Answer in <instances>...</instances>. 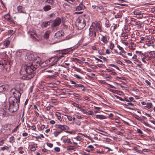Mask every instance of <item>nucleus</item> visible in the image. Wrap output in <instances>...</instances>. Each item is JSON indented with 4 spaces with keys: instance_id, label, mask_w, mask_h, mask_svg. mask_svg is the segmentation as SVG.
<instances>
[{
    "instance_id": "1",
    "label": "nucleus",
    "mask_w": 155,
    "mask_h": 155,
    "mask_svg": "<svg viewBox=\"0 0 155 155\" xmlns=\"http://www.w3.org/2000/svg\"><path fill=\"white\" fill-rule=\"evenodd\" d=\"M38 66V63L36 65H34L33 64L29 65H22L20 72V74L23 75L21 78L28 80L32 78L35 75L33 71L35 70Z\"/></svg>"
},
{
    "instance_id": "2",
    "label": "nucleus",
    "mask_w": 155,
    "mask_h": 155,
    "mask_svg": "<svg viewBox=\"0 0 155 155\" xmlns=\"http://www.w3.org/2000/svg\"><path fill=\"white\" fill-rule=\"evenodd\" d=\"M89 18L87 16L83 15L79 17L77 19L76 22V25L80 29H82L86 25V23L89 21Z\"/></svg>"
},
{
    "instance_id": "3",
    "label": "nucleus",
    "mask_w": 155,
    "mask_h": 155,
    "mask_svg": "<svg viewBox=\"0 0 155 155\" xmlns=\"http://www.w3.org/2000/svg\"><path fill=\"white\" fill-rule=\"evenodd\" d=\"M10 94L11 96L9 98V100L11 99L13 101L20 102L21 93L20 91L15 88L12 89L10 91Z\"/></svg>"
},
{
    "instance_id": "4",
    "label": "nucleus",
    "mask_w": 155,
    "mask_h": 155,
    "mask_svg": "<svg viewBox=\"0 0 155 155\" xmlns=\"http://www.w3.org/2000/svg\"><path fill=\"white\" fill-rule=\"evenodd\" d=\"M9 101V106L8 109L10 112H13L16 111L18 108V104L20 102L13 101L11 99Z\"/></svg>"
},
{
    "instance_id": "5",
    "label": "nucleus",
    "mask_w": 155,
    "mask_h": 155,
    "mask_svg": "<svg viewBox=\"0 0 155 155\" xmlns=\"http://www.w3.org/2000/svg\"><path fill=\"white\" fill-rule=\"evenodd\" d=\"M11 127L8 128V124L4 125L1 129V132L4 135H9L11 134Z\"/></svg>"
},
{
    "instance_id": "6",
    "label": "nucleus",
    "mask_w": 155,
    "mask_h": 155,
    "mask_svg": "<svg viewBox=\"0 0 155 155\" xmlns=\"http://www.w3.org/2000/svg\"><path fill=\"white\" fill-rule=\"evenodd\" d=\"M90 42H93L96 38V32L90 27L89 29V33L88 34Z\"/></svg>"
},
{
    "instance_id": "7",
    "label": "nucleus",
    "mask_w": 155,
    "mask_h": 155,
    "mask_svg": "<svg viewBox=\"0 0 155 155\" xmlns=\"http://www.w3.org/2000/svg\"><path fill=\"white\" fill-rule=\"evenodd\" d=\"M90 27L92 28H93L95 32L99 31L100 32L102 31L101 28V26L99 23H97L96 24H92V25Z\"/></svg>"
},
{
    "instance_id": "8",
    "label": "nucleus",
    "mask_w": 155,
    "mask_h": 155,
    "mask_svg": "<svg viewBox=\"0 0 155 155\" xmlns=\"http://www.w3.org/2000/svg\"><path fill=\"white\" fill-rule=\"evenodd\" d=\"M55 127L56 128L60 129L62 132L63 131L69 129V127L66 125H56Z\"/></svg>"
},
{
    "instance_id": "9",
    "label": "nucleus",
    "mask_w": 155,
    "mask_h": 155,
    "mask_svg": "<svg viewBox=\"0 0 155 155\" xmlns=\"http://www.w3.org/2000/svg\"><path fill=\"white\" fill-rule=\"evenodd\" d=\"M57 61H55L51 63L50 64L49 67H51L52 68H53L54 70L60 71V70L58 68V66L57 65Z\"/></svg>"
},
{
    "instance_id": "10",
    "label": "nucleus",
    "mask_w": 155,
    "mask_h": 155,
    "mask_svg": "<svg viewBox=\"0 0 155 155\" xmlns=\"http://www.w3.org/2000/svg\"><path fill=\"white\" fill-rule=\"evenodd\" d=\"M61 19L59 18H57L53 21L52 26L53 27L58 26L61 23Z\"/></svg>"
},
{
    "instance_id": "11",
    "label": "nucleus",
    "mask_w": 155,
    "mask_h": 155,
    "mask_svg": "<svg viewBox=\"0 0 155 155\" xmlns=\"http://www.w3.org/2000/svg\"><path fill=\"white\" fill-rule=\"evenodd\" d=\"M5 110H4L3 108H0V115L1 116H4V115H5L6 113V110H7L8 108V106L5 105Z\"/></svg>"
},
{
    "instance_id": "12",
    "label": "nucleus",
    "mask_w": 155,
    "mask_h": 155,
    "mask_svg": "<svg viewBox=\"0 0 155 155\" xmlns=\"http://www.w3.org/2000/svg\"><path fill=\"white\" fill-rule=\"evenodd\" d=\"M9 86L8 84H5L0 86V92L6 91L8 90Z\"/></svg>"
},
{
    "instance_id": "13",
    "label": "nucleus",
    "mask_w": 155,
    "mask_h": 155,
    "mask_svg": "<svg viewBox=\"0 0 155 155\" xmlns=\"http://www.w3.org/2000/svg\"><path fill=\"white\" fill-rule=\"evenodd\" d=\"M28 35L30 37L32 38H36L37 37V35L35 32L32 31L31 30H30L28 32Z\"/></svg>"
},
{
    "instance_id": "14",
    "label": "nucleus",
    "mask_w": 155,
    "mask_h": 155,
    "mask_svg": "<svg viewBox=\"0 0 155 155\" xmlns=\"http://www.w3.org/2000/svg\"><path fill=\"white\" fill-rule=\"evenodd\" d=\"M17 10L18 12L19 13H26L24 8L21 6H18L17 7Z\"/></svg>"
},
{
    "instance_id": "15",
    "label": "nucleus",
    "mask_w": 155,
    "mask_h": 155,
    "mask_svg": "<svg viewBox=\"0 0 155 155\" xmlns=\"http://www.w3.org/2000/svg\"><path fill=\"white\" fill-rule=\"evenodd\" d=\"M85 6L81 3L76 8V10L77 11H80L84 10L85 8Z\"/></svg>"
},
{
    "instance_id": "16",
    "label": "nucleus",
    "mask_w": 155,
    "mask_h": 155,
    "mask_svg": "<svg viewBox=\"0 0 155 155\" xmlns=\"http://www.w3.org/2000/svg\"><path fill=\"white\" fill-rule=\"evenodd\" d=\"M102 36L101 40L104 44H107L108 42V41L107 40L106 35H101Z\"/></svg>"
},
{
    "instance_id": "17",
    "label": "nucleus",
    "mask_w": 155,
    "mask_h": 155,
    "mask_svg": "<svg viewBox=\"0 0 155 155\" xmlns=\"http://www.w3.org/2000/svg\"><path fill=\"white\" fill-rule=\"evenodd\" d=\"M63 34L62 31H58L55 34L54 37L56 38H60L62 36Z\"/></svg>"
},
{
    "instance_id": "18",
    "label": "nucleus",
    "mask_w": 155,
    "mask_h": 155,
    "mask_svg": "<svg viewBox=\"0 0 155 155\" xmlns=\"http://www.w3.org/2000/svg\"><path fill=\"white\" fill-rule=\"evenodd\" d=\"M50 32L49 31H46L44 35V38L45 39H48V38L49 35L50 34Z\"/></svg>"
},
{
    "instance_id": "19",
    "label": "nucleus",
    "mask_w": 155,
    "mask_h": 155,
    "mask_svg": "<svg viewBox=\"0 0 155 155\" xmlns=\"http://www.w3.org/2000/svg\"><path fill=\"white\" fill-rule=\"evenodd\" d=\"M97 9L98 11L100 13H102L104 12V8L101 6H97Z\"/></svg>"
},
{
    "instance_id": "20",
    "label": "nucleus",
    "mask_w": 155,
    "mask_h": 155,
    "mask_svg": "<svg viewBox=\"0 0 155 155\" xmlns=\"http://www.w3.org/2000/svg\"><path fill=\"white\" fill-rule=\"evenodd\" d=\"M95 118L100 119H104L106 118V117L102 115H97L95 116Z\"/></svg>"
},
{
    "instance_id": "21",
    "label": "nucleus",
    "mask_w": 155,
    "mask_h": 155,
    "mask_svg": "<svg viewBox=\"0 0 155 155\" xmlns=\"http://www.w3.org/2000/svg\"><path fill=\"white\" fill-rule=\"evenodd\" d=\"M75 87L82 88V90L83 91H85L86 90L85 87H84V86L83 85L81 84H76L75 85Z\"/></svg>"
},
{
    "instance_id": "22",
    "label": "nucleus",
    "mask_w": 155,
    "mask_h": 155,
    "mask_svg": "<svg viewBox=\"0 0 155 155\" xmlns=\"http://www.w3.org/2000/svg\"><path fill=\"white\" fill-rule=\"evenodd\" d=\"M55 116L57 117L58 119L60 121H62V119L61 117V114L58 112H57L55 114Z\"/></svg>"
},
{
    "instance_id": "23",
    "label": "nucleus",
    "mask_w": 155,
    "mask_h": 155,
    "mask_svg": "<svg viewBox=\"0 0 155 155\" xmlns=\"http://www.w3.org/2000/svg\"><path fill=\"white\" fill-rule=\"evenodd\" d=\"M23 51L22 50H18L16 52V55L18 57L21 56L23 53Z\"/></svg>"
},
{
    "instance_id": "24",
    "label": "nucleus",
    "mask_w": 155,
    "mask_h": 155,
    "mask_svg": "<svg viewBox=\"0 0 155 155\" xmlns=\"http://www.w3.org/2000/svg\"><path fill=\"white\" fill-rule=\"evenodd\" d=\"M10 44V41L8 40H5L4 42L3 45L5 48L8 47Z\"/></svg>"
},
{
    "instance_id": "25",
    "label": "nucleus",
    "mask_w": 155,
    "mask_h": 155,
    "mask_svg": "<svg viewBox=\"0 0 155 155\" xmlns=\"http://www.w3.org/2000/svg\"><path fill=\"white\" fill-rule=\"evenodd\" d=\"M51 9V6L49 5H46L43 7V10L45 11L46 12L50 10Z\"/></svg>"
},
{
    "instance_id": "26",
    "label": "nucleus",
    "mask_w": 155,
    "mask_h": 155,
    "mask_svg": "<svg viewBox=\"0 0 155 155\" xmlns=\"http://www.w3.org/2000/svg\"><path fill=\"white\" fill-rule=\"evenodd\" d=\"M145 107H147L148 109H150L153 107V104L151 102L147 103Z\"/></svg>"
},
{
    "instance_id": "27",
    "label": "nucleus",
    "mask_w": 155,
    "mask_h": 155,
    "mask_svg": "<svg viewBox=\"0 0 155 155\" xmlns=\"http://www.w3.org/2000/svg\"><path fill=\"white\" fill-rule=\"evenodd\" d=\"M4 18L5 19L7 20L8 21H9L11 22L12 21V20L11 19V17H10V15L8 14H7L5 15H4Z\"/></svg>"
},
{
    "instance_id": "28",
    "label": "nucleus",
    "mask_w": 155,
    "mask_h": 155,
    "mask_svg": "<svg viewBox=\"0 0 155 155\" xmlns=\"http://www.w3.org/2000/svg\"><path fill=\"white\" fill-rule=\"evenodd\" d=\"M143 56V57L141 58V61L145 64H147V62L145 61V60L147 58V55H146V53H145Z\"/></svg>"
},
{
    "instance_id": "29",
    "label": "nucleus",
    "mask_w": 155,
    "mask_h": 155,
    "mask_svg": "<svg viewBox=\"0 0 155 155\" xmlns=\"http://www.w3.org/2000/svg\"><path fill=\"white\" fill-rule=\"evenodd\" d=\"M11 147V146H9V147L5 146L3 147H1V150L2 151H4L5 150H8Z\"/></svg>"
},
{
    "instance_id": "30",
    "label": "nucleus",
    "mask_w": 155,
    "mask_h": 155,
    "mask_svg": "<svg viewBox=\"0 0 155 155\" xmlns=\"http://www.w3.org/2000/svg\"><path fill=\"white\" fill-rule=\"evenodd\" d=\"M133 13L135 15H140V17H142L143 16V15L141 14V11L137 12V11H134L133 12Z\"/></svg>"
},
{
    "instance_id": "31",
    "label": "nucleus",
    "mask_w": 155,
    "mask_h": 155,
    "mask_svg": "<svg viewBox=\"0 0 155 155\" xmlns=\"http://www.w3.org/2000/svg\"><path fill=\"white\" fill-rule=\"evenodd\" d=\"M27 58L29 60L32 61L34 60V55L33 54H30L27 56Z\"/></svg>"
},
{
    "instance_id": "32",
    "label": "nucleus",
    "mask_w": 155,
    "mask_h": 155,
    "mask_svg": "<svg viewBox=\"0 0 155 155\" xmlns=\"http://www.w3.org/2000/svg\"><path fill=\"white\" fill-rule=\"evenodd\" d=\"M132 58L133 59L134 61L136 62L140 63H141V62L137 59V56L135 54L132 57Z\"/></svg>"
},
{
    "instance_id": "33",
    "label": "nucleus",
    "mask_w": 155,
    "mask_h": 155,
    "mask_svg": "<svg viewBox=\"0 0 155 155\" xmlns=\"http://www.w3.org/2000/svg\"><path fill=\"white\" fill-rule=\"evenodd\" d=\"M63 142L65 143H67L69 144H71L72 143V142L69 139H65L63 140Z\"/></svg>"
},
{
    "instance_id": "34",
    "label": "nucleus",
    "mask_w": 155,
    "mask_h": 155,
    "mask_svg": "<svg viewBox=\"0 0 155 155\" xmlns=\"http://www.w3.org/2000/svg\"><path fill=\"white\" fill-rule=\"evenodd\" d=\"M75 149V147L73 146H69L67 147V150L68 151L72 150Z\"/></svg>"
},
{
    "instance_id": "35",
    "label": "nucleus",
    "mask_w": 155,
    "mask_h": 155,
    "mask_svg": "<svg viewBox=\"0 0 155 155\" xmlns=\"http://www.w3.org/2000/svg\"><path fill=\"white\" fill-rule=\"evenodd\" d=\"M106 21L105 22V26L107 28H109L110 26L109 21L106 18H105Z\"/></svg>"
},
{
    "instance_id": "36",
    "label": "nucleus",
    "mask_w": 155,
    "mask_h": 155,
    "mask_svg": "<svg viewBox=\"0 0 155 155\" xmlns=\"http://www.w3.org/2000/svg\"><path fill=\"white\" fill-rule=\"evenodd\" d=\"M9 142L10 143L12 144H13V143L15 142V138L13 136L9 138Z\"/></svg>"
},
{
    "instance_id": "37",
    "label": "nucleus",
    "mask_w": 155,
    "mask_h": 155,
    "mask_svg": "<svg viewBox=\"0 0 155 155\" xmlns=\"http://www.w3.org/2000/svg\"><path fill=\"white\" fill-rule=\"evenodd\" d=\"M62 132V131H54L53 134L55 137H57L58 136L60 133Z\"/></svg>"
},
{
    "instance_id": "38",
    "label": "nucleus",
    "mask_w": 155,
    "mask_h": 155,
    "mask_svg": "<svg viewBox=\"0 0 155 155\" xmlns=\"http://www.w3.org/2000/svg\"><path fill=\"white\" fill-rule=\"evenodd\" d=\"M72 105L74 107L78 108L80 109L81 108V106L79 104H77L75 103H72Z\"/></svg>"
},
{
    "instance_id": "39",
    "label": "nucleus",
    "mask_w": 155,
    "mask_h": 155,
    "mask_svg": "<svg viewBox=\"0 0 155 155\" xmlns=\"http://www.w3.org/2000/svg\"><path fill=\"white\" fill-rule=\"evenodd\" d=\"M72 68L74 69V70L78 72H80L81 71V69L80 68H78L75 66L72 67Z\"/></svg>"
},
{
    "instance_id": "40",
    "label": "nucleus",
    "mask_w": 155,
    "mask_h": 155,
    "mask_svg": "<svg viewBox=\"0 0 155 155\" xmlns=\"http://www.w3.org/2000/svg\"><path fill=\"white\" fill-rule=\"evenodd\" d=\"M135 53L136 54H139V55L141 56V57H142V56L145 53H142V52L141 51H136Z\"/></svg>"
},
{
    "instance_id": "41",
    "label": "nucleus",
    "mask_w": 155,
    "mask_h": 155,
    "mask_svg": "<svg viewBox=\"0 0 155 155\" xmlns=\"http://www.w3.org/2000/svg\"><path fill=\"white\" fill-rule=\"evenodd\" d=\"M74 76L77 79H80V80H82L83 79V78L80 76L78 75L77 74H74Z\"/></svg>"
},
{
    "instance_id": "42",
    "label": "nucleus",
    "mask_w": 155,
    "mask_h": 155,
    "mask_svg": "<svg viewBox=\"0 0 155 155\" xmlns=\"http://www.w3.org/2000/svg\"><path fill=\"white\" fill-rule=\"evenodd\" d=\"M80 110L81 112H82L84 114H86L87 113V110L83 109L81 107V108H80Z\"/></svg>"
},
{
    "instance_id": "43",
    "label": "nucleus",
    "mask_w": 155,
    "mask_h": 155,
    "mask_svg": "<svg viewBox=\"0 0 155 155\" xmlns=\"http://www.w3.org/2000/svg\"><path fill=\"white\" fill-rule=\"evenodd\" d=\"M73 60L78 62L79 64H81L82 62L81 60L76 58H73Z\"/></svg>"
},
{
    "instance_id": "44",
    "label": "nucleus",
    "mask_w": 155,
    "mask_h": 155,
    "mask_svg": "<svg viewBox=\"0 0 155 155\" xmlns=\"http://www.w3.org/2000/svg\"><path fill=\"white\" fill-rule=\"evenodd\" d=\"M45 2L52 5L54 3V1L53 0H47Z\"/></svg>"
},
{
    "instance_id": "45",
    "label": "nucleus",
    "mask_w": 155,
    "mask_h": 155,
    "mask_svg": "<svg viewBox=\"0 0 155 155\" xmlns=\"http://www.w3.org/2000/svg\"><path fill=\"white\" fill-rule=\"evenodd\" d=\"M49 25V22H43L42 24V26L45 28L46 27Z\"/></svg>"
},
{
    "instance_id": "46",
    "label": "nucleus",
    "mask_w": 155,
    "mask_h": 155,
    "mask_svg": "<svg viewBox=\"0 0 155 155\" xmlns=\"http://www.w3.org/2000/svg\"><path fill=\"white\" fill-rule=\"evenodd\" d=\"M147 58L148 60H150L152 59V58H154L155 57L153 56H149L148 55H147Z\"/></svg>"
},
{
    "instance_id": "47",
    "label": "nucleus",
    "mask_w": 155,
    "mask_h": 155,
    "mask_svg": "<svg viewBox=\"0 0 155 155\" xmlns=\"http://www.w3.org/2000/svg\"><path fill=\"white\" fill-rule=\"evenodd\" d=\"M114 47V44L110 43L109 45V48L110 49L112 50Z\"/></svg>"
},
{
    "instance_id": "48",
    "label": "nucleus",
    "mask_w": 155,
    "mask_h": 155,
    "mask_svg": "<svg viewBox=\"0 0 155 155\" xmlns=\"http://www.w3.org/2000/svg\"><path fill=\"white\" fill-rule=\"evenodd\" d=\"M140 40L139 41L140 43H143L145 40V38L143 37H141L140 38Z\"/></svg>"
},
{
    "instance_id": "49",
    "label": "nucleus",
    "mask_w": 155,
    "mask_h": 155,
    "mask_svg": "<svg viewBox=\"0 0 155 155\" xmlns=\"http://www.w3.org/2000/svg\"><path fill=\"white\" fill-rule=\"evenodd\" d=\"M30 150L32 151H34L36 150V148L34 146H32L30 148Z\"/></svg>"
},
{
    "instance_id": "50",
    "label": "nucleus",
    "mask_w": 155,
    "mask_h": 155,
    "mask_svg": "<svg viewBox=\"0 0 155 155\" xmlns=\"http://www.w3.org/2000/svg\"><path fill=\"white\" fill-rule=\"evenodd\" d=\"M135 118L137 119V120L139 121H141L142 120V119L138 115H136L135 117Z\"/></svg>"
},
{
    "instance_id": "51",
    "label": "nucleus",
    "mask_w": 155,
    "mask_h": 155,
    "mask_svg": "<svg viewBox=\"0 0 155 155\" xmlns=\"http://www.w3.org/2000/svg\"><path fill=\"white\" fill-rule=\"evenodd\" d=\"M116 62L122 65H124V64H123L121 61L120 60H117L116 61Z\"/></svg>"
},
{
    "instance_id": "52",
    "label": "nucleus",
    "mask_w": 155,
    "mask_h": 155,
    "mask_svg": "<svg viewBox=\"0 0 155 155\" xmlns=\"http://www.w3.org/2000/svg\"><path fill=\"white\" fill-rule=\"evenodd\" d=\"M110 66H111V67H114L116 69H117L118 70H120L118 67L117 66H116L114 64H110Z\"/></svg>"
},
{
    "instance_id": "53",
    "label": "nucleus",
    "mask_w": 155,
    "mask_h": 155,
    "mask_svg": "<svg viewBox=\"0 0 155 155\" xmlns=\"http://www.w3.org/2000/svg\"><path fill=\"white\" fill-rule=\"evenodd\" d=\"M15 33V31L12 30H9L8 31V33L10 35H12Z\"/></svg>"
},
{
    "instance_id": "54",
    "label": "nucleus",
    "mask_w": 155,
    "mask_h": 155,
    "mask_svg": "<svg viewBox=\"0 0 155 155\" xmlns=\"http://www.w3.org/2000/svg\"><path fill=\"white\" fill-rule=\"evenodd\" d=\"M114 96L117 99H119L120 101H124L123 99H122L121 97H119L117 96V95H114Z\"/></svg>"
},
{
    "instance_id": "55",
    "label": "nucleus",
    "mask_w": 155,
    "mask_h": 155,
    "mask_svg": "<svg viewBox=\"0 0 155 155\" xmlns=\"http://www.w3.org/2000/svg\"><path fill=\"white\" fill-rule=\"evenodd\" d=\"M104 84H107V85H109V87H111V88H116V87L114 86L113 85H110V84H107V83H106V82H104Z\"/></svg>"
},
{
    "instance_id": "56",
    "label": "nucleus",
    "mask_w": 155,
    "mask_h": 155,
    "mask_svg": "<svg viewBox=\"0 0 155 155\" xmlns=\"http://www.w3.org/2000/svg\"><path fill=\"white\" fill-rule=\"evenodd\" d=\"M98 57L100 59H103L104 61H106L107 60V59L105 57L103 56H98Z\"/></svg>"
},
{
    "instance_id": "57",
    "label": "nucleus",
    "mask_w": 155,
    "mask_h": 155,
    "mask_svg": "<svg viewBox=\"0 0 155 155\" xmlns=\"http://www.w3.org/2000/svg\"><path fill=\"white\" fill-rule=\"evenodd\" d=\"M18 126H17L14 129H13L12 130V131L11 132V133H13L16 132L18 130Z\"/></svg>"
},
{
    "instance_id": "58",
    "label": "nucleus",
    "mask_w": 155,
    "mask_h": 155,
    "mask_svg": "<svg viewBox=\"0 0 155 155\" xmlns=\"http://www.w3.org/2000/svg\"><path fill=\"white\" fill-rule=\"evenodd\" d=\"M124 61L127 63L129 64H132V62L130 60L127 59H125Z\"/></svg>"
},
{
    "instance_id": "59",
    "label": "nucleus",
    "mask_w": 155,
    "mask_h": 155,
    "mask_svg": "<svg viewBox=\"0 0 155 155\" xmlns=\"http://www.w3.org/2000/svg\"><path fill=\"white\" fill-rule=\"evenodd\" d=\"M149 54L151 56H153V54L155 55V51H150L149 52Z\"/></svg>"
},
{
    "instance_id": "60",
    "label": "nucleus",
    "mask_w": 155,
    "mask_h": 155,
    "mask_svg": "<svg viewBox=\"0 0 155 155\" xmlns=\"http://www.w3.org/2000/svg\"><path fill=\"white\" fill-rule=\"evenodd\" d=\"M122 16V15H121L120 14H117L115 15V18H120Z\"/></svg>"
},
{
    "instance_id": "61",
    "label": "nucleus",
    "mask_w": 155,
    "mask_h": 155,
    "mask_svg": "<svg viewBox=\"0 0 155 155\" xmlns=\"http://www.w3.org/2000/svg\"><path fill=\"white\" fill-rule=\"evenodd\" d=\"M54 150L57 152H59L60 151V148L58 147H56L54 148Z\"/></svg>"
},
{
    "instance_id": "62",
    "label": "nucleus",
    "mask_w": 155,
    "mask_h": 155,
    "mask_svg": "<svg viewBox=\"0 0 155 155\" xmlns=\"http://www.w3.org/2000/svg\"><path fill=\"white\" fill-rule=\"evenodd\" d=\"M98 53L100 55H104V54L103 51L101 50H100L98 51Z\"/></svg>"
},
{
    "instance_id": "63",
    "label": "nucleus",
    "mask_w": 155,
    "mask_h": 155,
    "mask_svg": "<svg viewBox=\"0 0 155 155\" xmlns=\"http://www.w3.org/2000/svg\"><path fill=\"white\" fill-rule=\"evenodd\" d=\"M75 123L76 124L79 126L81 124V122L79 120H76Z\"/></svg>"
},
{
    "instance_id": "64",
    "label": "nucleus",
    "mask_w": 155,
    "mask_h": 155,
    "mask_svg": "<svg viewBox=\"0 0 155 155\" xmlns=\"http://www.w3.org/2000/svg\"><path fill=\"white\" fill-rule=\"evenodd\" d=\"M47 145L48 147L51 148L53 146V144L51 143H48L47 144Z\"/></svg>"
}]
</instances>
